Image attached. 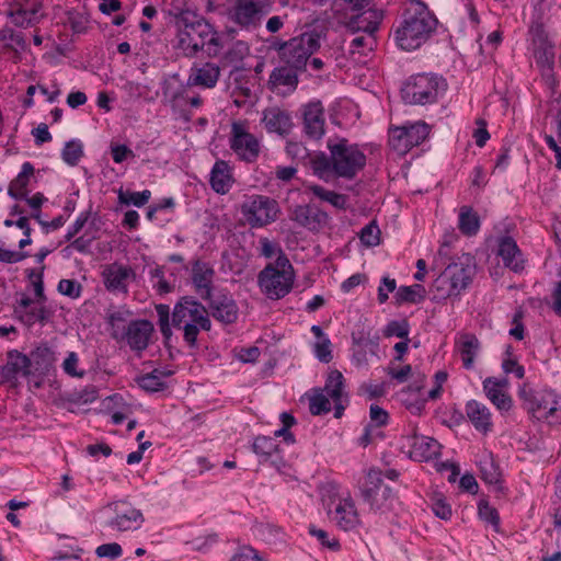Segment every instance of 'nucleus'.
<instances>
[{
    "instance_id": "obj_19",
    "label": "nucleus",
    "mask_w": 561,
    "mask_h": 561,
    "mask_svg": "<svg viewBox=\"0 0 561 561\" xmlns=\"http://www.w3.org/2000/svg\"><path fill=\"white\" fill-rule=\"evenodd\" d=\"M444 271L460 294L472 283L477 274V265L471 255L465 254L458 261L450 263Z\"/></svg>"
},
{
    "instance_id": "obj_6",
    "label": "nucleus",
    "mask_w": 561,
    "mask_h": 561,
    "mask_svg": "<svg viewBox=\"0 0 561 561\" xmlns=\"http://www.w3.org/2000/svg\"><path fill=\"white\" fill-rule=\"evenodd\" d=\"M446 90L443 77L432 73H419L410 77L401 88V95L407 104L426 105L436 103Z\"/></svg>"
},
{
    "instance_id": "obj_63",
    "label": "nucleus",
    "mask_w": 561,
    "mask_h": 561,
    "mask_svg": "<svg viewBox=\"0 0 561 561\" xmlns=\"http://www.w3.org/2000/svg\"><path fill=\"white\" fill-rule=\"evenodd\" d=\"M369 417L373 425L381 427L388 424V412L377 404H371L369 409Z\"/></svg>"
},
{
    "instance_id": "obj_64",
    "label": "nucleus",
    "mask_w": 561,
    "mask_h": 561,
    "mask_svg": "<svg viewBox=\"0 0 561 561\" xmlns=\"http://www.w3.org/2000/svg\"><path fill=\"white\" fill-rule=\"evenodd\" d=\"M95 552L100 558L116 559L122 556L123 549L119 543L111 542L99 546Z\"/></svg>"
},
{
    "instance_id": "obj_49",
    "label": "nucleus",
    "mask_w": 561,
    "mask_h": 561,
    "mask_svg": "<svg viewBox=\"0 0 561 561\" xmlns=\"http://www.w3.org/2000/svg\"><path fill=\"white\" fill-rule=\"evenodd\" d=\"M480 472L484 482L489 484H496L500 482L501 472L492 457H485L480 461Z\"/></svg>"
},
{
    "instance_id": "obj_18",
    "label": "nucleus",
    "mask_w": 561,
    "mask_h": 561,
    "mask_svg": "<svg viewBox=\"0 0 561 561\" xmlns=\"http://www.w3.org/2000/svg\"><path fill=\"white\" fill-rule=\"evenodd\" d=\"M208 301V312L217 321L231 324L238 319L239 308L232 296L225 290L211 295V298H205Z\"/></svg>"
},
{
    "instance_id": "obj_3",
    "label": "nucleus",
    "mask_w": 561,
    "mask_h": 561,
    "mask_svg": "<svg viewBox=\"0 0 561 561\" xmlns=\"http://www.w3.org/2000/svg\"><path fill=\"white\" fill-rule=\"evenodd\" d=\"M178 46L185 56L193 57L205 50L209 57H216L224 48V43L214 26L203 16L182 11L176 16Z\"/></svg>"
},
{
    "instance_id": "obj_27",
    "label": "nucleus",
    "mask_w": 561,
    "mask_h": 561,
    "mask_svg": "<svg viewBox=\"0 0 561 561\" xmlns=\"http://www.w3.org/2000/svg\"><path fill=\"white\" fill-rule=\"evenodd\" d=\"M298 71L286 64L275 68L270 75L268 89L278 94L291 93L298 85Z\"/></svg>"
},
{
    "instance_id": "obj_4",
    "label": "nucleus",
    "mask_w": 561,
    "mask_h": 561,
    "mask_svg": "<svg viewBox=\"0 0 561 561\" xmlns=\"http://www.w3.org/2000/svg\"><path fill=\"white\" fill-rule=\"evenodd\" d=\"M437 23L436 16L424 2L410 0L400 24L394 30V42L402 50H415L427 42Z\"/></svg>"
},
{
    "instance_id": "obj_15",
    "label": "nucleus",
    "mask_w": 561,
    "mask_h": 561,
    "mask_svg": "<svg viewBox=\"0 0 561 561\" xmlns=\"http://www.w3.org/2000/svg\"><path fill=\"white\" fill-rule=\"evenodd\" d=\"M230 147L233 152L245 162H254L260 154L257 138L248 133L239 123H233L231 128Z\"/></svg>"
},
{
    "instance_id": "obj_16",
    "label": "nucleus",
    "mask_w": 561,
    "mask_h": 561,
    "mask_svg": "<svg viewBox=\"0 0 561 561\" xmlns=\"http://www.w3.org/2000/svg\"><path fill=\"white\" fill-rule=\"evenodd\" d=\"M153 331V324L149 320H133L116 342H125L131 351L142 352L149 346Z\"/></svg>"
},
{
    "instance_id": "obj_53",
    "label": "nucleus",
    "mask_w": 561,
    "mask_h": 561,
    "mask_svg": "<svg viewBox=\"0 0 561 561\" xmlns=\"http://www.w3.org/2000/svg\"><path fill=\"white\" fill-rule=\"evenodd\" d=\"M82 154V145L76 140L68 141L61 152L62 160L69 165H76Z\"/></svg>"
},
{
    "instance_id": "obj_29",
    "label": "nucleus",
    "mask_w": 561,
    "mask_h": 561,
    "mask_svg": "<svg viewBox=\"0 0 561 561\" xmlns=\"http://www.w3.org/2000/svg\"><path fill=\"white\" fill-rule=\"evenodd\" d=\"M507 380L489 377L483 381V390L488 399L501 411H508L512 399L505 391Z\"/></svg>"
},
{
    "instance_id": "obj_46",
    "label": "nucleus",
    "mask_w": 561,
    "mask_h": 561,
    "mask_svg": "<svg viewBox=\"0 0 561 561\" xmlns=\"http://www.w3.org/2000/svg\"><path fill=\"white\" fill-rule=\"evenodd\" d=\"M343 387V375L339 370H332L322 390L325 391L333 401H336L342 399Z\"/></svg>"
},
{
    "instance_id": "obj_14",
    "label": "nucleus",
    "mask_w": 561,
    "mask_h": 561,
    "mask_svg": "<svg viewBox=\"0 0 561 561\" xmlns=\"http://www.w3.org/2000/svg\"><path fill=\"white\" fill-rule=\"evenodd\" d=\"M42 9L43 0H12L8 16L15 26L27 28L41 22Z\"/></svg>"
},
{
    "instance_id": "obj_50",
    "label": "nucleus",
    "mask_w": 561,
    "mask_h": 561,
    "mask_svg": "<svg viewBox=\"0 0 561 561\" xmlns=\"http://www.w3.org/2000/svg\"><path fill=\"white\" fill-rule=\"evenodd\" d=\"M49 319V311L46 307L32 308L28 311H24L20 316V321L27 327H32L34 323L39 322L45 324Z\"/></svg>"
},
{
    "instance_id": "obj_62",
    "label": "nucleus",
    "mask_w": 561,
    "mask_h": 561,
    "mask_svg": "<svg viewBox=\"0 0 561 561\" xmlns=\"http://www.w3.org/2000/svg\"><path fill=\"white\" fill-rule=\"evenodd\" d=\"M58 291L70 298H78L81 294V285L73 279H61L58 283Z\"/></svg>"
},
{
    "instance_id": "obj_58",
    "label": "nucleus",
    "mask_w": 561,
    "mask_h": 561,
    "mask_svg": "<svg viewBox=\"0 0 561 561\" xmlns=\"http://www.w3.org/2000/svg\"><path fill=\"white\" fill-rule=\"evenodd\" d=\"M249 54V46L242 41L233 43L232 47L225 54L224 59L227 62H237L242 60Z\"/></svg>"
},
{
    "instance_id": "obj_41",
    "label": "nucleus",
    "mask_w": 561,
    "mask_h": 561,
    "mask_svg": "<svg viewBox=\"0 0 561 561\" xmlns=\"http://www.w3.org/2000/svg\"><path fill=\"white\" fill-rule=\"evenodd\" d=\"M164 96L172 110H176L186 104L192 107H199L203 104V99L199 95L190 96L184 89H179L171 94L164 92Z\"/></svg>"
},
{
    "instance_id": "obj_13",
    "label": "nucleus",
    "mask_w": 561,
    "mask_h": 561,
    "mask_svg": "<svg viewBox=\"0 0 561 561\" xmlns=\"http://www.w3.org/2000/svg\"><path fill=\"white\" fill-rule=\"evenodd\" d=\"M272 5L273 0H238L233 7V20L242 27L256 26Z\"/></svg>"
},
{
    "instance_id": "obj_9",
    "label": "nucleus",
    "mask_w": 561,
    "mask_h": 561,
    "mask_svg": "<svg viewBox=\"0 0 561 561\" xmlns=\"http://www.w3.org/2000/svg\"><path fill=\"white\" fill-rule=\"evenodd\" d=\"M359 489L364 502L374 513L383 514L392 510L396 496L392 489L383 482L380 470H368Z\"/></svg>"
},
{
    "instance_id": "obj_55",
    "label": "nucleus",
    "mask_w": 561,
    "mask_h": 561,
    "mask_svg": "<svg viewBox=\"0 0 561 561\" xmlns=\"http://www.w3.org/2000/svg\"><path fill=\"white\" fill-rule=\"evenodd\" d=\"M410 325L407 320H393L390 321L383 329V335L386 337L397 336L400 339L409 337Z\"/></svg>"
},
{
    "instance_id": "obj_2",
    "label": "nucleus",
    "mask_w": 561,
    "mask_h": 561,
    "mask_svg": "<svg viewBox=\"0 0 561 561\" xmlns=\"http://www.w3.org/2000/svg\"><path fill=\"white\" fill-rule=\"evenodd\" d=\"M330 156L324 152L314 153L311 160L313 173L327 180L331 174L339 178L353 179L366 164V156L357 145L346 138L329 139Z\"/></svg>"
},
{
    "instance_id": "obj_38",
    "label": "nucleus",
    "mask_w": 561,
    "mask_h": 561,
    "mask_svg": "<svg viewBox=\"0 0 561 561\" xmlns=\"http://www.w3.org/2000/svg\"><path fill=\"white\" fill-rule=\"evenodd\" d=\"M480 350V342L473 334H465L460 342V355L463 367L471 369L473 367L474 357Z\"/></svg>"
},
{
    "instance_id": "obj_24",
    "label": "nucleus",
    "mask_w": 561,
    "mask_h": 561,
    "mask_svg": "<svg viewBox=\"0 0 561 561\" xmlns=\"http://www.w3.org/2000/svg\"><path fill=\"white\" fill-rule=\"evenodd\" d=\"M103 283L107 290L113 293H127L129 279L135 277L131 267L118 263H112L102 272Z\"/></svg>"
},
{
    "instance_id": "obj_34",
    "label": "nucleus",
    "mask_w": 561,
    "mask_h": 561,
    "mask_svg": "<svg viewBox=\"0 0 561 561\" xmlns=\"http://www.w3.org/2000/svg\"><path fill=\"white\" fill-rule=\"evenodd\" d=\"M32 366L31 356H26L18 351L9 353V360L2 367V374L10 378L16 374L28 376L31 374L30 367Z\"/></svg>"
},
{
    "instance_id": "obj_32",
    "label": "nucleus",
    "mask_w": 561,
    "mask_h": 561,
    "mask_svg": "<svg viewBox=\"0 0 561 561\" xmlns=\"http://www.w3.org/2000/svg\"><path fill=\"white\" fill-rule=\"evenodd\" d=\"M210 186L217 194H226L232 186L233 179L229 164L218 160L210 172Z\"/></svg>"
},
{
    "instance_id": "obj_22",
    "label": "nucleus",
    "mask_w": 561,
    "mask_h": 561,
    "mask_svg": "<svg viewBox=\"0 0 561 561\" xmlns=\"http://www.w3.org/2000/svg\"><path fill=\"white\" fill-rule=\"evenodd\" d=\"M503 265L514 273H522L525 270V259L516 241L510 236H502L497 239V252Z\"/></svg>"
},
{
    "instance_id": "obj_21",
    "label": "nucleus",
    "mask_w": 561,
    "mask_h": 561,
    "mask_svg": "<svg viewBox=\"0 0 561 561\" xmlns=\"http://www.w3.org/2000/svg\"><path fill=\"white\" fill-rule=\"evenodd\" d=\"M290 218L310 231L321 230L329 220L328 214L312 204L296 206Z\"/></svg>"
},
{
    "instance_id": "obj_23",
    "label": "nucleus",
    "mask_w": 561,
    "mask_h": 561,
    "mask_svg": "<svg viewBox=\"0 0 561 561\" xmlns=\"http://www.w3.org/2000/svg\"><path fill=\"white\" fill-rule=\"evenodd\" d=\"M412 432V435L404 436L407 445L410 447L411 458L417 461H428L439 455L440 445L436 439L417 435L414 430Z\"/></svg>"
},
{
    "instance_id": "obj_57",
    "label": "nucleus",
    "mask_w": 561,
    "mask_h": 561,
    "mask_svg": "<svg viewBox=\"0 0 561 561\" xmlns=\"http://www.w3.org/2000/svg\"><path fill=\"white\" fill-rule=\"evenodd\" d=\"M230 561H267L251 546H240Z\"/></svg>"
},
{
    "instance_id": "obj_11",
    "label": "nucleus",
    "mask_w": 561,
    "mask_h": 561,
    "mask_svg": "<svg viewBox=\"0 0 561 561\" xmlns=\"http://www.w3.org/2000/svg\"><path fill=\"white\" fill-rule=\"evenodd\" d=\"M278 211L276 201L262 195L251 196L241 205L244 219L253 228L263 227L275 221Z\"/></svg>"
},
{
    "instance_id": "obj_31",
    "label": "nucleus",
    "mask_w": 561,
    "mask_h": 561,
    "mask_svg": "<svg viewBox=\"0 0 561 561\" xmlns=\"http://www.w3.org/2000/svg\"><path fill=\"white\" fill-rule=\"evenodd\" d=\"M467 417L473 427L483 434H486L492 428V420L490 410L477 400H469L465 408Z\"/></svg>"
},
{
    "instance_id": "obj_33",
    "label": "nucleus",
    "mask_w": 561,
    "mask_h": 561,
    "mask_svg": "<svg viewBox=\"0 0 561 561\" xmlns=\"http://www.w3.org/2000/svg\"><path fill=\"white\" fill-rule=\"evenodd\" d=\"M34 174V167L31 162H24L22 164V169L20 173L15 176L14 180L11 181L8 194L10 197L14 199L25 198L27 194V185L30 183L31 178Z\"/></svg>"
},
{
    "instance_id": "obj_12",
    "label": "nucleus",
    "mask_w": 561,
    "mask_h": 561,
    "mask_svg": "<svg viewBox=\"0 0 561 561\" xmlns=\"http://www.w3.org/2000/svg\"><path fill=\"white\" fill-rule=\"evenodd\" d=\"M428 125L424 122L390 129L389 145L399 154H405L410 149L422 144L428 136Z\"/></svg>"
},
{
    "instance_id": "obj_30",
    "label": "nucleus",
    "mask_w": 561,
    "mask_h": 561,
    "mask_svg": "<svg viewBox=\"0 0 561 561\" xmlns=\"http://www.w3.org/2000/svg\"><path fill=\"white\" fill-rule=\"evenodd\" d=\"M220 77V68L214 62H205L191 69L188 83L207 89L214 88Z\"/></svg>"
},
{
    "instance_id": "obj_28",
    "label": "nucleus",
    "mask_w": 561,
    "mask_h": 561,
    "mask_svg": "<svg viewBox=\"0 0 561 561\" xmlns=\"http://www.w3.org/2000/svg\"><path fill=\"white\" fill-rule=\"evenodd\" d=\"M382 18L383 15L381 11L368 9L350 16L345 23V26L352 34L376 33L380 22L382 21Z\"/></svg>"
},
{
    "instance_id": "obj_45",
    "label": "nucleus",
    "mask_w": 561,
    "mask_h": 561,
    "mask_svg": "<svg viewBox=\"0 0 561 561\" xmlns=\"http://www.w3.org/2000/svg\"><path fill=\"white\" fill-rule=\"evenodd\" d=\"M309 410L312 415L327 414L331 411L330 400L322 389H313V394L309 398Z\"/></svg>"
},
{
    "instance_id": "obj_52",
    "label": "nucleus",
    "mask_w": 561,
    "mask_h": 561,
    "mask_svg": "<svg viewBox=\"0 0 561 561\" xmlns=\"http://www.w3.org/2000/svg\"><path fill=\"white\" fill-rule=\"evenodd\" d=\"M359 239L366 247H376L380 243V229L376 221H370L360 230Z\"/></svg>"
},
{
    "instance_id": "obj_25",
    "label": "nucleus",
    "mask_w": 561,
    "mask_h": 561,
    "mask_svg": "<svg viewBox=\"0 0 561 561\" xmlns=\"http://www.w3.org/2000/svg\"><path fill=\"white\" fill-rule=\"evenodd\" d=\"M261 123L268 133H275L282 137L287 136L294 126L290 113L277 106L265 108Z\"/></svg>"
},
{
    "instance_id": "obj_61",
    "label": "nucleus",
    "mask_w": 561,
    "mask_h": 561,
    "mask_svg": "<svg viewBox=\"0 0 561 561\" xmlns=\"http://www.w3.org/2000/svg\"><path fill=\"white\" fill-rule=\"evenodd\" d=\"M79 357L77 353L70 352L62 363L64 371L71 377L82 378L85 373L84 370L77 369Z\"/></svg>"
},
{
    "instance_id": "obj_37",
    "label": "nucleus",
    "mask_w": 561,
    "mask_h": 561,
    "mask_svg": "<svg viewBox=\"0 0 561 561\" xmlns=\"http://www.w3.org/2000/svg\"><path fill=\"white\" fill-rule=\"evenodd\" d=\"M459 230L468 237L476 236L480 229V218L470 206H462L459 210Z\"/></svg>"
},
{
    "instance_id": "obj_20",
    "label": "nucleus",
    "mask_w": 561,
    "mask_h": 561,
    "mask_svg": "<svg viewBox=\"0 0 561 561\" xmlns=\"http://www.w3.org/2000/svg\"><path fill=\"white\" fill-rule=\"evenodd\" d=\"M215 274L214 267L208 262L196 260L192 264V284L202 299L211 298Z\"/></svg>"
},
{
    "instance_id": "obj_44",
    "label": "nucleus",
    "mask_w": 561,
    "mask_h": 561,
    "mask_svg": "<svg viewBox=\"0 0 561 561\" xmlns=\"http://www.w3.org/2000/svg\"><path fill=\"white\" fill-rule=\"evenodd\" d=\"M128 311L116 310L107 316V323L111 328V336L117 341L127 327Z\"/></svg>"
},
{
    "instance_id": "obj_39",
    "label": "nucleus",
    "mask_w": 561,
    "mask_h": 561,
    "mask_svg": "<svg viewBox=\"0 0 561 561\" xmlns=\"http://www.w3.org/2000/svg\"><path fill=\"white\" fill-rule=\"evenodd\" d=\"M425 298V288L415 284L412 286H400L394 294V301L398 306L403 304H419Z\"/></svg>"
},
{
    "instance_id": "obj_56",
    "label": "nucleus",
    "mask_w": 561,
    "mask_h": 561,
    "mask_svg": "<svg viewBox=\"0 0 561 561\" xmlns=\"http://www.w3.org/2000/svg\"><path fill=\"white\" fill-rule=\"evenodd\" d=\"M478 513L482 520L491 524L494 528L499 527L500 517L497 511L492 507L488 501L481 500L478 504Z\"/></svg>"
},
{
    "instance_id": "obj_26",
    "label": "nucleus",
    "mask_w": 561,
    "mask_h": 561,
    "mask_svg": "<svg viewBox=\"0 0 561 561\" xmlns=\"http://www.w3.org/2000/svg\"><path fill=\"white\" fill-rule=\"evenodd\" d=\"M330 515L336 526L345 531L354 529L359 524L355 502L350 494L339 499L334 511L330 512Z\"/></svg>"
},
{
    "instance_id": "obj_36",
    "label": "nucleus",
    "mask_w": 561,
    "mask_h": 561,
    "mask_svg": "<svg viewBox=\"0 0 561 561\" xmlns=\"http://www.w3.org/2000/svg\"><path fill=\"white\" fill-rule=\"evenodd\" d=\"M431 291L433 294V300L442 301L447 298L458 297L460 294L453 285L451 280L443 271L438 277H436L432 284Z\"/></svg>"
},
{
    "instance_id": "obj_7",
    "label": "nucleus",
    "mask_w": 561,
    "mask_h": 561,
    "mask_svg": "<svg viewBox=\"0 0 561 561\" xmlns=\"http://www.w3.org/2000/svg\"><path fill=\"white\" fill-rule=\"evenodd\" d=\"M524 408L537 420L561 423V396L551 390H534L524 386L519 390Z\"/></svg>"
},
{
    "instance_id": "obj_48",
    "label": "nucleus",
    "mask_w": 561,
    "mask_h": 561,
    "mask_svg": "<svg viewBox=\"0 0 561 561\" xmlns=\"http://www.w3.org/2000/svg\"><path fill=\"white\" fill-rule=\"evenodd\" d=\"M253 451L265 459L278 451V445L275 439L267 436H257L252 445Z\"/></svg>"
},
{
    "instance_id": "obj_54",
    "label": "nucleus",
    "mask_w": 561,
    "mask_h": 561,
    "mask_svg": "<svg viewBox=\"0 0 561 561\" xmlns=\"http://www.w3.org/2000/svg\"><path fill=\"white\" fill-rule=\"evenodd\" d=\"M286 153L294 160L300 162H306L308 160L310 164L312 158H314V154L311 156L306 146L298 141H288L286 145Z\"/></svg>"
},
{
    "instance_id": "obj_5",
    "label": "nucleus",
    "mask_w": 561,
    "mask_h": 561,
    "mask_svg": "<svg viewBox=\"0 0 561 561\" xmlns=\"http://www.w3.org/2000/svg\"><path fill=\"white\" fill-rule=\"evenodd\" d=\"M294 280V267L285 254L278 255L275 263L267 264L257 276L262 293L270 299H280L288 295Z\"/></svg>"
},
{
    "instance_id": "obj_51",
    "label": "nucleus",
    "mask_w": 561,
    "mask_h": 561,
    "mask_svg": "<svg viewBox=\"0 0 561 561\" xmlns=\"http://www.w3.org/2000/svg\"><path fill=\"white\" fill-rule=\"evenodd\" d=\"M151 197V192L149 190H145L142 192H118V199L122 204L126 205H135L137 207H141L148 203Z\"/></svg>"
},
{
    "instance_id": "obj_59",
    "label": "nucleus",
    "mask_w": 561,
    "mask_h": 561,
    "mask_svg": "<svg viewBox=\"0 0 561 561\" xmlns=\"http://www.w3.org/2000/svg\"><path fill=\"white\" fill-rule=\"evenodd\" d=\"M314 355L321 363H330L333 358L331 350V341L329 337H323L317 341L313 345Z\"/></svg>"
},
{
    "instance_id": "obj_1",
    "label": "nucleus",
    "mask_w": 561,
    "mask_h": 561,
    "mask_svg": "<svg viewBox=\"0 0 561 561\" xmlns=\"http://www.w3.org/2000/svg\"><path fill=\"white\" fill-rule=\"evenodd\" d=\"M158 324L164 340L172 336L171 324L183 332L185 343L194 348L202 331L211 329L208 309L192 296H184L174 305L172 313L168 305H157Z\"/></svg>"
},
{
    "instance_id": "obj_8",
    "label": "nucleus",
    "mask_w": 561,
    "mask_h": 561,
    "mask_svg": "<svg viewBox=\"0 0 561 561\" xmlns=\"http://www.w3.org/2000/svg\"><path fill=\"white\" fill-rule=\"evenodd\" d=\"M320 35L316 32H306L279 44L280 59L299 71L304 70L313 53L320 48Z\"/></svg>"
},
{
    "instance_id": "obj_40",
    "label": "nucleus",
    "mask_w": 561,
    "mask_h": 561,
    "mask_svg": "<svg viewBox=\"0 0 561 561\" xmlns=\"http://www.w3.org/2000/svg\"><path fill=\"white\" fill-rule=\"evenodd\" d=\"M30 356L37 371H48L55 362V353L47 344L37 346Z\"/></svg>"
},
{
    "instance_id": "obj_35",
    "label": "nucleus",
    "mask_w": 561,
    "mask_h": 561,
    "mask_svg": "<svg viewBox=\"0 0 561 561\" xmlns=\"http://www.w3.org/2000/svg\"><path fill=\"white\" fill-rule=\"evenodd\" d=\"M170 370L153 369L151 373L137 377V385L147 392H157L167 387L164 378L171 376Z\"/></svg>"
},
{
    "instance_id": "obj_60",
    "label": "nucleus",
    "mask_w": 561,
    "mask_h": 561,
    "mask_svg": "<svg viewBox=\"0 0 561 561\" xmlns=\"http://www.w3.org/2000/svg\"><path fill=\"white\" fill-rule=\"evenodd\" d=\"M309 534L311 536L316 537L321 542L322 546H324L333 551H336L340 549L339 540L335 538L329 539V534L325 530L316 528L314 526H310Z\"/></svg>"
},
{
    "instance_id": "obj_43",
    "label": "nucleus",
    "mask_w": 561,
    "mask_h": 561,
    "mask_svg": "<svg viewBox=\"0 0 561 561\" xmlns=\"http://www.w3.org/2000/svg\"><path fill=\"white\" fill-rule=\"evenodd\" d=\"M310 191L321 201L328 202L339 209H344L346 207V197L343 194L329 191L320 185L310 186Z\"/></svg>"
},
{
    "instance_id": "obj_42",
    "label": "nucleus",
    "mask_w": 561,
    "mask_h": 561,
    "mask_svg": "<svg viewBox=\"0 0 561 561\" xmlns=\"http://www.w3.org/2000/svg\"><path fill=\"white\" fill-rule=\"evenodd\" d=\"M537 37L540 42V47L535 51L537 64L546 68L548 71H552V66L554 62V53L552 46L546 45L542 31L538 30Z\"/></svg>"
},
{
    "instance_id": "obj_47",
    "label": "nucleus",
    "mask_w": 561,
    "mask_h": 561,
    "mask_svg": "<svg viewBox=\"0 0 561 561\" xmlns=\"http://www.w3.org/2000/svg\"><path fill=\"white\" fill-rule=\"evenodd\" d=\"M376 37L375 33H365L355 36L351 42V53H358L360 55H366V51H371L376 46Z\"/></svg>"
},
{
    "instance_id": "obj_10",
    "label": "nucleus",
    "mask_w": 561,
    "mask_h": 561,
    "mask_svg": "<svg viewBox=\"0 0 561 561\" xmlns=\"http://www.w3.org/2000/svg\"><path fill=\"white\" fill-rule=\"evenodd\" d=\"M105 511L110 513L105 525L115 533L138 530L145 522L141 511L125 501L110 503Z\"/></svg>"
},
{
    "instance_id": "obj_17",
    "label": "nucleus",
    "mask_w": 561,
    "mask_h": 561,
    "mask_svg": "<svg viewBox=\"0 0 561 561\" xmlns=\"http://www.w3.org/2000/svg\"><path fill=\"white\" fill-rule=\"evenodd\" d=\"M302 130L311 140H320L325 134L324 107L320 101H311L302 106Z\"/></svg>"
}]
</instances>
